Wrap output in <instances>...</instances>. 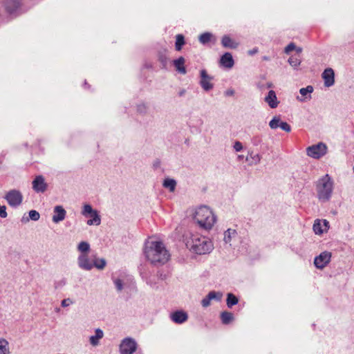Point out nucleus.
Returning <instances> with one entry per match:
<instances>
[{
    "label": "nucleus",
    "instance_id": "42",
    "mask_svg": "<svg viewBox=\"0 0 354 354\" xmlns=\"http://www.w3.org/2000/svg\"><path fill=\"white\" fill-rule=\"evenodd\" d=\"M296 48V46L294 43L289 44L286 48H285V53L288 54L290 51L295 50Z\"/></svg>",
    "mask_w": 354,
    "mask_h": 354
},
{
    "label": "nucleus",
    "instance_id": "5",
    "mask_svg": "<svg viewBox=\"0 0 354 354\" xmlns=\"http://www.w3.org/2000/svg\"><path fill=\"white\" fill-rule=\"evenodd\" d=\"M82 214L85 217L90 216L91 218L86 221V224L88 225H99L101 223V218L99 215L98 212L96 209H93L92 206L89 204H85L83 205Z\"/></svg>",
    "mask_w": 354,
    "mask_h": 354
},
{
    "label": "nucleus",
    "instance_id": "28",
    "mask_svg": "<svg viewBox=\"0 0 354 354\" xmlns=\"http://www.w3.org/2000/svg\"><path fill=\"white\" fill-rule=\"evenodd\" d=\"M221 319L223 324H228L234 319L232 313L224 311L221 314Z\"/></svg>",
    "mask_w": 354,
    "mask_h": 354
},
{
    "label": "nucleus",
    "instance_id": "52",
    "mask_svg": "<svg viewBox=\"0 0 354 354\" xmlns=\"http://www.w3.org/2000/svg\"><path fill=\"white\" fill-rule=\"evenodd\" d=\"M353 171H354V166H353Z\"/></svg>",
    "mask_w": 354,
    "mask_h": 354
},
{
    "label": "nucleus",
    "instance_id": "21",
    "mask_svg": "<svg viewBox=\"0 0 354 354\" xmlns=\"http://www.w3.org/2000/svg\"><path fill=\"white\" fill-rule=\"evenodd\" d=\"M19 6V0H6L5 3L6 9L10 14L15 12Z\"/></svg>",
    "mask_w": 354,
    "mask_h": 354
},
{
    "label": "nucleus",
    "instance_id": "40",
    "mask_svg": "<svg viewBox=\"0 0 354 354\" xmlns=\"http://www.w3.org/2000/svg\"><path fill=\"white\" fill-rule=\"evenodd\" d=\"M211 299L207 295L205 298H203L201 301V304L204 308H207L210 305Z\"/></svg>",
    "mask_w": 354,
    "mask_h": 354
},
{
    "label": "nucleus",
    "instance_id": "44",
    "mask_svg": "<svg viewBox=\"0 0 354 354\" xmlns=\"http://www.w3.org/2000/svg\"><path fill=\"white\" fill-rule=\"evenodd\" d=\"M138 111L140 113L147 111V106L145 104H140L138 106Z\"/></svg>",
    "mask_w": 354,
    "mask_h": 354
},
{
    "label": "nucleus",
    "instance_id": "15",
    "mask_svg": "<svg viewBox=\"0 0 354 354\" xmlns=\"http://www.w3.org/2000/svg\"><path fill=\"white\" fill-rule=\"evenodd\" d=\"M66 215V212L64 207L61 205H57L54 207L53 221L55 223H58L60 221L64 220Z\"/></svg>",
    "mask_w": 354,
    "mask_h": 354
},
{
    "label": "nucleus",
    "instance_id": "1",
    "mask_svg": "<svg viewBox=\"0 0 354 354\" xmlns=\"http://www.w3.org/2000/svg\"><path fill=\"white\" fill-rule=\"evenodd\" d=\"M145 254L147 260L155 266L163 265L170 259L169 252L160 241H148L145 243Z\"/></svg>",
    "mask_w": 354,
    "mask_h": 354
},
{
    "label": "nucleus",
    "instance_id": "18",
    "mask_svg": "<svg viewBox=\"0 0 354 354\" xmlns=\"http://www.w3.org/2000/svg\"><path fill=\"white\" fill-rule=\"evenodd\" d=\"M221 64L227 68H231L234 66V59L230 53H225L220 59Z\"/></svg>",
    "mask_w": 354,
    "mask_h": 354
},
{
    "label": "nucleus",
    "instance_id": "34",
    "mask_svg": "<svg viewBox=\"0 0 354 354\" xmlns=\"http://www.w3.org/2000/svg\"><path fill=\"white\" fill-rule=\"evenodd\" d=\"M106 262L104 259H93V268L99 270H102L106 266Z\"/></svg>",
    "mask_w": 354,
    "mask_h": 354
},
{
    "label": "nucleus",
    "instance_id": "41",
    "mask_svg": "<svg viewBox=\"0 0 354 354\" xmlns=\"http://www.w3.org/2000/svg\"><path fill=\"white\" fill-rule=\"evenodd\" d=\"M73 301L69 299V298H67V299H64L62 301V303H61V305L62 307H67V306H69L70 305H71L73 304Z\"/></svg>",
    "mask_w": 354,
    "mask_h": 354
},
{
    "label": "nucleus",
    "instance_id": "13",
    "mask_svg": "<svg viewBox=\"0 0 354 354\" xmlns=\"http://www.w3.org/2000/svg\"><path fill=\"white\" fill-rule=\"evenodd\" d=\"M329 227V223L326 220L316 219L314 222L313 229L316 234H322L326 232Z\"/></svg>",
    "mask_w": 354,
    "mask_h": 354
},
{
    "label": "nucleus",
    "instance_id": "12",
    "mask_svg": "<svg viewBox=\"0 0 354 354\" xmlns=\"http://www.w3.org/2000/svg\"><path fill=\"white\" fill-rule=\"evenodd\" d=\"M32 189L37 193H44L46 192L48 187L47 183L45 182V179L43 176H37L33 180Z\"/></svg>",
    "mask_w": 354,
    "mask_h": 354
},
{
    "label": "nucleus",
    "instance_id": "10",
    "mask_svg": "<svg viewBox=\"0 0 354 354\" xmlns=\"http://www.w3.org/2000/svg\"><path fill=\"white\" fill-rule=\"evenodd\" d=\"M200 75V85L203 88V90L205 91L212 90L214 87V84L211 82L213 80V77L209 75L205 69L201 71Z\"/></svg>",
    "mask_w": 354,
    "mask_h": 354
},
{
    "label": "nucleus",
    "instance_id": "11",
    "mask_svg": "<svg viewBox=\"0 0 354 354\" xmlns=\"http://www.w3.org/2000/svg\"><path fill=\"white\" fill-rule=\"evenodd\" d=\"M93 260L89 259L87 254H81L77 258L78 266L84 270L89 271L93 268Z\"/></svg>",
    "mask_w": 354,
    "mask_h": 354
},
{
    "label": "nucleus",
    "instance_id": "38",
    "mask_svg": "<svg viewBox=\"0 0 354 354\" xmlns=\"http://www.w3.org/2000/svg\"><path fill=\"white\" fill-rule=\"evenodd\" d=\"M113 283L118 292H121L123 290L124 284L121 279H114Z\"/></svg>",
    "mask_w": 354,
    "mask_h": 354
},
{
    "label": "nucleus",
    "instance_id": "6",
    "mask_svg": "<svg viewBox=\"0 0 354 354\" xmlns=\"http://www.w3.org/2000/svg\"><path fill=\"white\" fill-rule=\"evenodd\" d=\"M327 151L328 147L323 142H319L307 147L306 153L313 158L319 159L326 154Z\"/></svg>",
    "mask_w": 354,
    "mask_h": 354
},
{
    "label": "nucleus",
    "instance_id": "33",
    "mask_svg": "<svg viewBox=\"0 0 354 354\" xmlns=\"http://www.w3.org/2000/svg\"><path fill=\"white\" fill-rule=\"evenodd\" d=\"M77 250L82 254H86L90 250V245L86 241H81L77 245Z\"/></svg>",
    "mask_w": 354,
    "mask_h": 354
},
{
    "label": "nucleus",
    "instance_id": "16",
    "mask_svg": "<svg viewBox=\"0 0 354 354\" xmlns=\"http://www.w3.org/2000/svg\"><path fill=\"white\" fill-rule=\"evenodd\" d=\"M171 319L176 324H183L188 319V315L183 310H176L170 315Z\"/></svg>",
    "mask_w": 354,
    "mask_h": 354
},
{
    "label": "nucleus",
    "instance_id": "39",
    "mask_svg": "<svg viewBox=\"0 0 354 354\" xmlns=\"http://www.w3.org/2000/svg\"><path fill=\"white\" fill-rule=\"evenodd\" d=\"M282 130L285 131L286 132H290L291 131V127L290 124H288L286 122H283L280 123L279 127Z\"/></svg>",
    "mask_w": 354,
    "mask_h": 354
},
{
    "label": "nucleus",
    "instance_id": "22",
    "mask_svg": "<svg viewBox=\"0 0 354 354\" xmlns=\"http://www.w3.org/2000/svg\"><path fill=\"white\" fill-rule=\"evenodd\" d=\"M95 335L91 336L89 339L91 344L93 346H97L99 344L100 339H101L104 336L103 331L100 328L95 329Z\"/></svg>",
    "mask_w": 354,
    "mask_h": 354
},
{
    "label": "nucleus",
    "instance_id": "19",
    "mask_svg": "<svg viewBox=\"0 0 354 354\" xmlns=\"http://www.w3.org/2000/svg\"><path fill=\"white\" fill-rule=\"evenodd\" d=\"M313 92V87L312 86H308L305 88H301L299 90L301 97H297V100L300 102H305L306 100H310L311 98L310 93Z\"/></svg>",
    "mask_w": 354,
    "mask_h": 354
},
{
    "label": "nucleus",
    "instance_id": "35",
    "mask_svg": "<svg viewBox=\"0 0 354 354\" xmlns=\"http://www.w3.org/2000/svg\"><path fill=\"white\" fill-rule=\"evenodd\" d=\"M208 297L212 300L221 301L223 297V293L221 292L211 291L208 293Z\"/></svg>",
    "mask_w": 354,
    "mask_h": 354
},
{
    "label": "nucleus",
    "instance_id": "24",
    "mask_svg": "<svg viewBox=\"0 0 354 354\" xmlns=\"http://www.w3.org/2000/svg\"><path fill=\"white\" fill-rule=\"evenodd\" d=\"M261 156L259 153H254L252 151L250 152L246 158V160L250 162V165H256L260 163Z\"/></svg>",
    "mask_w": 354,
    "mask_h": 354
},
{
    "label": "nucleus",
    "instance_id": "25",
    "mask_svg": "<svg viewBox=\"0 0 354 354\" xmlns=\"http://www.w3.org/2000/svg\"><path fill=\"white\" fill-rule=\"evenodd\" d=\"M222 45L225 48H236L237 44L234 42L229 36L224 35L221 40Z\"/></svg>",
    "mask_w": 354,
    "mask_h": 354
},
{
    "label": "nucleus",
    "instance_id": "23",
    "mask_svg": "<svg viewBox=\"0 0 354 354\" xmlns=\"http://www.w3.org/2000/svg\"><path fill=\"white\" fill-rule=\"evenodd\" d=\"M237 235V232L235 230L233 229H227L224 232V238L223 241L226 244H229L231 245V242L234 238H235Z\"/></svg>",
    "mask_w": 354,
    "mask_h": 354
},
{
    "label": "nucleus",
    "instance_id": "51",
    "mask_svg": "<svg viewBox=\"0 0 354 354\" xmlns=\"http://www.w3.org/2000/svg\"><path fill=\"white\" fill-rule=\"evenodd\" d=\"M239 158H243V156H239Z\"/></svg>",
    "mask_w": 354,
    "mask_h": 354
},
{
    "label": "nucleus",
    "instance_id": "4",
    "mask_svg": "<svg viewBox=\"0 0 354 354\" xmlns=\"http://www.w3.org/2000/svg\"><path fill=\"white\" fill-rule=\"evenodd\" d=\"M191 247V250L198 254H205L211 252L214 245L210 239L206 236L193 235L191 240L187 241V245Z\"/></svg>",
    "mask_w": 354,
    "mask_h": 354
},
{
    "label": "nucleus",
    "instance_id": "46",
    "mask_svg": "<svg viewBox=\"0 0 354 354\" xmlns=\"http://www.w3.org/2000/svg\"><path fill=\"white\" fill-rule=\"evenodd\" d=\"M225 95L232 96L234 94V91L232 89H228L225 92Z\"/></svg>",
    "mask_w": 354,
    "mask_h": 354
},
{
    "label": "nucleus",
    "instance_id": "27",
    "mask_svg": "<svg viewBox=\"0 0 354 354\" xmlns=\"http://www.w3.org/2000/svg\"><path fill=\"white\" fill-rule=\"evenodd\" d=\"M28 214H29V218L24 217V216L22 217L21 221L23 223L28 222L30 219L32 221H37L40 218V215H39V212H37L36 210H30Z\"/></svg>",
    "mask_w": 354,
    "mask_h": 354
},
{
    "label": "nucleus",
    "instance_id": "26",
    "mask_svg": "<svg viewBox=\"0 0 354 354\" xmlns=\"http://www.w3.org/2000/svg\"><path fill=\"white\" fill-rule=\"evenodd\" d=\"M162 185L165 188L173 192L176 189V181L173 178H166L163 181Z\"/></svg>",
    "mask_w": 354,
    "mask_h": 354
},
{
    "label": "nucleus",
    "instance_id": "17",
    "mask_svg": "<svg viewBox=\"0 0 354 354\" xmlns=\"http://www.w3.org/2000/svg\"><path fill=\"white\" fill-rule=\"evenodd\" d=\"M264 100L271 109L277 108L279 104L276 93L273 90L268 92Z\"/></svg>",
    "mask_w": 354,
    "mask_h": 354
},
{
    "label": "nucleus",
    "instance_id": "47",
    "mask_svg": "<svg viewBox=\"0 0 354 354\" xmlns=\"http://www.w3.org/2000/svg\"><path fill=\"white\" fill-rule=\"evenodd\" d=\"M253 144L254 145H258L259 142H260V139H257V138H253Z\"/></svg>",
    "mask_w": 354,
    "mask_h": 354
},
{
    "label": "nucleus",
    "instance_id": "29",
    "mask_svg": "<svg viewBox=\"0 0 354 354\" xmlns=\"http://www.w3.org/2000/svg\"><path fill=\"white\" fill-rule=\"evenodd\" d=\"M9 343L4 338H0V354H9Z\"/></svg>",
    "mask_w": 354,
    "mask_h": 354
},
{
    "label": "nucleus",
    "instance_id": "3",
    "mask_svg": "<svg viewBox=\"0 0 354 354\" xmlns=\"http://www.w3.org/2000/svg\"><path fill=\"white\" fill-rule=\"evenodd\" d=\"M317 197L321 203H326L332 197L334 183L328 174H326L318 179L315 184Z\"/></svg>",
    "mask_w": 354,
    "mask_h": 354
},
{
    "label": "nucleus",
    "instance_id": "43",
    "mask_svg": "<svg viewBox=\"0 0 354 354\" xmlns=\"http://www.w3.org/2000/svg\"><path fill=\"white\" fill-rule=\"evenodd\" d=\"M236 151H241L243 149V145L239 141H236L233 146Z\"/></svg>",
    "mask_w": 354,
    "mask_h": 354
},
{
    "label": "nucleus",
    "instance_id": "7",
    "mask_svg": "<svg viewBox=\"0 0 354 354\" xmlns=\"http://www.w3.org/2000/svg\"><path fill=\"white\" fill-rule=\"evenodd\" d=\"M137 348V343L131 337L123 339L120 344V354H133Z\"/></svg>",
    "mask_w": 354,
    "mask_h": 354
},
{
    "label": "nucleus",
    "instance_id": "36",
    "mask_svg": "<svg viewBox=\"0 0 354 354\" xmlns=\"http://www.w3.org/2000/svg\"><path fill=\"white\" fill-rule=\"evenodd\" d=\"M212 37V35L209 32L203 33L199 36V41L203 44H205L211 40Z\"/></svg>",
    "mask_w": 354,
    "mask_h": 354
},
{
    "label": "nucleus",
    "instance_id": "30",
    "mask_svg": "<svg viewBox=\"0 0 354 354\" xmlns=\"http://www.w3.org/2000/svg\"><path fill=\"white\" fill-rule=\"evenodd\" d=\"M227 306L228 308H232L239 302L238 298L232 293H228L227 295Z\"/></svg>",
    "mask_w": 354,
    "mask_h": 354
},
{
    "label": "nucleus",
    "instance_id": "48",
    "mask_svg": "<svg viewBox=\"0 0 354 354\" xmlns=\"http://www.w3.org/2000/svg\"><path fill=\"white\" fill-rule=\"evenodd\" d=\"M161 62L163 63L164 65L167 64V58L165 57H160Z\"/></svg>",
    "mask_w": 354,
    "mask_h": 354
},
{
    "label": "nucleus",
    "instance_id": "50",
    "mask_svg": "<svg viewBox=\"0 0 354 354\" xmlns=\"http://www.w3.org/2000/svg\"><path fill=\"white\" fill-rule=\"evenodd\" d=\"M272 86V83H268V88H271Z\"/></svg>",
    "mask_w": 354,
    "mask_h": 354
},
{
    "label": "nucleus",
    "instance_id": "14",
    "mask_svg": "<svg viewBox=\"0 0 354 354\" xmlns=\"http://www.w3.org/2000/svg\"><path fill=\"white\" fill-rule=\"evenodd\" d=\"M322 77L326 87H330L335 84V73L331 68L325 69L322 74Z\"/></svg>",
    "mask_w": 354,
    "mask_h": 354
},
{
    "label": "nucleus",
    "instance_id": "20",
    "mask_svg": "<svg viewBox=\"0 0 354 354\" xmlns=\"http://www.w3.org/2000/svg\"><path fill=\"white\" fill-rule=\"evenodd\" d=\"M185 59L183 57H180L177 59L174 60L173 64L176 70L180 74L185 75L187 73L185 67Z\"/></svg>",
    "mask_w": 354,
    "mask_h": 354
},
{
    "label": "nucleus",
    "instance_id": "9",
    "mask_svg": "<svg viewBox=\"0 0 354 354\" xmlns=\"http://www.w3.org/2000/svg\"><path fill=\"white\" fill-rule=\"evenodd\" d=\"M330 259L331 253L328 251H324L315 258V266L317 268L322 270L329 263V262L330 261Z\"/></svg>",
    "mask_w": 354,
    "mask_h": 354
},
{
    "label": "nucleus",
    "instance_id": "32",
    "mask_svg": "<svg viewBox=\"0 0 354 354\" xmlns=\"http://www.w3.org/2000/svg\"><path fill=\"white\" fill-rule=\"evenodd\" d=\"M282 121L281 120L280 116L276 115L270 121L269 127L272 129H276L280 127V123Z\"/></svg>",
    "mask_w": 354,
    "mask_h": 354
},
{
    "label": "nucleus",
    "instance_id": "31",
    "mask_svg": "<svg viewBox=\"0 0 354 354\" xmlns=\"http://www.w3.org/2000/svg\"><path fill=\"white\" fill-rule=\"evenodd\" d=\"M176 39L175 48L176 50L180 51L185 44V38L183 35L178 34L176 36Z\"/></svg>",
    "mask_w": 354,
    "mask_h": 354
},
{
    "label": "nucleus",
    "instance_id": "37",
    "mask_svg": "<svg viewBox=\"0 0 354 354\" xmlns=\"http://www.w3.org/2000/svg\"><path fill=\"white\" fill-rule=\"evenodd\" d=\"M288 62L290 66L295 68L299 66L301 62V59L299 57L295 56H291L288 59Z\"/></svg>",
    "mask_w": 354,
    "mask_h": 354
},
{
    "label": "nucleus",
    "instance_id": "8",
    "mask_svg": "<svg viewBox=\"0 0 354 354\" xmlns=\"http://www.w3.org/2000/svg\"><path fill=\"white\" fill-rule=\"evenodd\" d=\"M5 199L7 201L10 206L17 207L19 206L23 201L22 194L17 189H12L9 191L5 196Z\"/></svg>",
    "mask_w": 354,
    "mask_h": 354
},
{
    "label": "nucleus",
    "instance_id": "45",
    "mask_svg": "<svg viewBox=\"0 0 354 354\" xmlns=\"http://www.w3.org/2000/svg\"><path fill=\"white\" fill-rule=\"evenodd\" d=\"M258 53V48H254L253 49L250 50L248 51V54H249L250 55H255V54H256V53Z\"/></svg>",
    "mask_w": 354,
    "mask_h": 354
},
{
    "label": "nucleus",
    "instance_id": "2",
    "mask_svg": "<svg viewBox=\"0 0 354 354\" xmlns=\"http://www.w3.org/2000/svg\"><path fill=\"white\" fill-rule=\"evenodd\" d=\"M193 218L200 227L206 230H211L216 221V216L206 205L197 207L194 211Z\"/></svg>",
    "mask_w": 354,
    "mask_h": 354
},
{
    "label": "nucleus",
    "instance_id": "49",
    "mask_svg": "<svg viewBox=\"0 0 354 354\" xmlns=\"http://www.w3.org/2000/svg\"><path fill=\"white\" fill-rule=\"evenodd\" d=\"M295 50L297 51V53H301L302 51V48L301 47H296Z\"/></svg>",
    "mask_w": 354,
    "mask_h": 354
}]
</instances>
